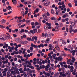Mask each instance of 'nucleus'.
Masks as SVG:
<instances>
[{
	"instance_id": "nucleus-31",
	"label": "nucleus",
	"mask_w": 77,
	"mask_h": 77,
	"mask_svg": "<svg viewBox=\"0 0 77 77\" xmlns=\"http://www.w3.org/2000/svg\"><path fill=\"white\" fill-rule=\"evenodd\" d=\"M13 3L14 5H17V1H13Z\"/></svg>"
},
{
	"instance_id": "nucleus-24",
	"label": "nucleus",
	"mask_w": 77,
	"mask_h": 77,
	"mask_svg": "<svg viewBox=\"0 0 77 77\" xmlns=\"http://www.w3.org/2000/svg\"><path fill=\"white\" fill-rule=\"evenodd\" d=\"M55 17H51V20H55Z\"/></svg>"
},
{
	"instance_id": "nucleus-44",
	"label": "nucleus",
	"mask_w": 77,
	"mask_h": 77,
	"mask_svg": "<svg viewBox=\"0 0 77 77\" xmlns=\"http://www.w3.org/2000/svg\"><path fill=\"white\" fill-rule=\"evenodd\" d=\"M38 63L39 65H42V62L39 61L38 62Z\"/></svg>"
},
{
	"instance_id": "nucleus-5",
	"label": "nucleus",
	"mask_w": 77,
	"mask_h": 77,
	"mask_svg": "<svg viewBox=\"0 0 77 77\" xmlns=\"http://www.w3.org/2000/svg\"><path fill=\"white\" fill-rule=\"evenodd\" d=\"M66 74L68 75H69L71 74V72H70L69 70H68L67 71Z\"/></svg>"
},
{
	"instance_id": "nucleus-54",
	"label": "nucleus",
	"mask_w": 77,
	"mask_h": 77,
	"mask_svg": "<svg viewBox=\"0 0 77 77\" xmlns=\"http://www.w3.org/2000/svg\"><path fill=\"white\" fill-rule=\"evenodd\" d=\"M35 25H36V26H38V25H39V23L37 22H36L35 23Z\"/></svg>"
},
{
	"instance_id": "nucleus-49",
	"label": "nucleus",
	"mask_w": 77,
	"mask_h": 77,
	"mask_svg": "<svg viewBox=\"0 0 77 77\" xmlns=\"http://www.w3.org/2000/svg\"><path fill=\"white\" fill-rule=\"evenodd\" d=\"M11 64L12 65H13V66H15V63H14V62H12Z\"/></svg>"
},
{
	"instance_id": "nucleus-50",
	"label": "nucleus",
	"mask_w": 77,
	"mask_h": 77,
	"mask_svg": "<svg viewBox=\"0 0 77 77\" xmlns=\"http://www.w3.org/2000/svg\"><path fill=\"white\" fill-rule=\"evenodd\" d=\"M0 27L1 28H2V29H4V28H5L3 25H0Z\"/></svg>"
},
{
	"instance_id": "nucleus-8",
	"label": "nucleus",
	"mask_w": 77,
	"mask_h": 77,
	"mask_svg": "<svg viewBox=\"0 0 77 77\" xmlns=\"http://www.w3.org/2000/svg\"><path fill=\"white\" fill-rule=\"evenodd\" d=\"M74 67H72L70 69V72H72L74 71Z\"/></svg>"
},
{
	"instance_id": "nucleus-11",
	"label": "nucleus",
	"mask_w": 77,
	"mask_h": 77,
	"mask_svg": "<svg viewBox=\"0 0 77 77\" xmlns=\"http://www.w3.org/2000/svg\"><path fill=\"white\" fill-rule=\"evenodd\" d=\"M33 31L34 32V33H36L38 31V30L36 29H33Z\"/></svg>"
},
{
	"instance_id": "nucleus-53",
	"label": "nucleus",
	"mask_w": 77,
	"mask_h": 77,
	"mask_svg": "<svg viewBox=\"0 0 77 77\" xmlns=\"http://www.w3.org/2000/svg\"><path fill=\"white\" fill-rule=\"evenodd\" d=\"M67 11L68 12H69L70 11V9L69 8H67Z\"/></svg>"
},
{
	"instance_id": "nucleus-63",
	"label": "nucleus",
	"mask_w": 77,
	"mask_h": 77,
	"mask_svg": "<svg viewBox=\"0 0 77 77\" xmlns=\"http://www.w3.org/2000/svg\"><path fill=\"white\" fill-rule=\"evenodd\" d=\"M47 16H50V13H49L48 12H47Z\"/></svg>"
},
{
	"instance_id": "nucleus-62",
	"label": "nucleus",
	"mask_w": 77,
	"mask_h": 77,
	"mask_svg": "<svg viewBox=\"0 0 77 77\" xmlns=\"http://www.w3.org/2000/svg\"><path fill=\"white\" fill-rule=\"evenodd\" d=\"M30 32L32 33H33V32H34L33 30H30Z\"/></svg>"
},
{
	"instance_id": "nucleus-40",
	"label": "nucleus",
	"mask_w": 77,
	"mask_h": 77,
	"mask_svg": "<svg viewBox=\"0 0 77 77\" xmlns=\"http://www.w3.org/2000/svg\"><path fill=\"white\" fill-rule=\"evenodd\" d=\"M28 62H29V61L27 60L25 63H24L25 65H27V64L28 63Z\"/></svg>"
},
{
	"instance_id": "nucleus-60",
	"label": "nucleus",
	"mask_w": 77,
	"mask_h": 77,
	"mask_svg": "<svg viewBox=\"0 0 77 77\" xmlns=\"http://www.w3.org/2000/svg\"><path fill=\"white\" fill-rule=\"evenodd\" d=\"M38 46L37 45H35L34 48H38Z\"/></svg>"
},
{
	"instance_id": "nucleus-58",
	"label": "nucleus",
	"mask_w": 77,
	"mask_h": 77,
	"mask_svg": "<svg viewBox=\"0 0 77 77\" xmlns=\"http://www.w3.org/2000/svg\"><path fill=\"white\" fill-rule=\"evenodd\" d=\"M30 71V69L29 68H28L27 69H26V71L27 72H29Z\"/></svg>"
},
{
	"instance_id": "nucleus-15",
	"label": "nucleus",
	"mask_w": 77,
	"mask_h": 77,
	"mask_svg": "<svg viewBox=\"0 0 77 77\" xmlns=\"http://www.w3.org/2000/svg\"><path fill=\"white\" fill-rule=\"evenodd\" d=\"M48 65H51V63H50V60H48Z\"/></svg>"
},
{
	"instance_id": "nucleus-9",
	"label": "nucleus",
	"mask_w": 77,
	"mask_h": 77,
	"mask_svg": "<svg viewBox=\"0 0 77 77\" xmlns=\"http://www.w3.org/2000/svg\"><path fill=\"white\" fill-rule=\"evenodd\" d=\"M27 50L26 49H24L22 52L23 54H24L26 53V51Z\"/></svg>"
},
{
	"instance_id": "nucleus-61",
	"label": "nucleus",
	"mask_w": 77,
	"mask_h": 77,
	"mask_svg": "<svg viewBox=\"0 0 77 77\" xmlns=\"http://www.w3.org/2000/svg\"><path fill=\"white\" fill-rule=\"evenodd\" d=\"M5 57L6 59H7V58H8V55H7L5 56Z\"/></svg>"
},
{
	"instance_id": "nucleus-64",
	"label": "nucleus",
	"mask_w": 77,
	"mask_h": 77,
	"mask_svg": "<svg viewBox=\"0 0 77 77\" xmlns=\"http://www.w3.org/2000/svg\"><path fill=\"white\" fill-rule=\"evenodd\" d=\"M63 18H66V15L65 14H63Z\"/></svg>"
},
{
	"instance_id": "nucleus-23",
	"label": "nucleus",
	"mask_w": 77,
	"mask_h": 77,
	"mask_svg": "<svg viewBox=\"0 0 77 77\" xmlns=\"http://www.w3.org/2000/svg\"><path fill=\"white\" fill-rule=\"evenodd\" d=\"M62 77H66V73L65 74H62Z\"/></svg>"
},
{
	"instance_id": "nucleus-33",
	"label": "nucleus",
	"mask_w": 77,
	"mask_h": 77,
	"mask_svg": "<svg viewBox=\"0 0 77 77\" xmlns=\"http://www.w3.org/2000/svg\"><path fill=\"white\" fill-rule=\"evenodd\" d=\"M27 40H28V41H31V38L29 37L28 38Z\"/></svg>"
},
{
	"instance_id": "nucleus-17",
	"label": "nucleus",
	"mask_w": 77,
	"mask_h": 77,
	"mask_svg": "<svg viewBox=\"0 0 77 77\" xmlns=\"http://www.w3.org/2000/svg\"><path fill=\"white\" fill-rule=\"evenodd\" d=\"M68 6H69V8H71L72 7V4H71V3H69L68 4Z\"/></svg>"
},
{
	"instance_id": "nucleus-59",
	"label": "nucleus",
	"mask_w": 77,
	"mask_h": 77,
	"mask_svg": "<svg viewBox=\"0 0 77 77\" xmlns=\"http://www.w3.org/2000/svg\"><path fill=\"white\" fill-rule=\"evenodd\" d=\"M65 15H66V17H67V16H68V13H65Z\"/></svg>"
},
{
	"instance_id": "nucleus-2",
	"label": "nucleus",
	"mask_w": 77,
	"mask_h": 77,
	"mask_svg": "<svg viewBox=\"0 0 77 77\" xmlns=\"http://www.w3.org/2000/svg\"><path fill=\"white\" fill-rule=\"evenodd\" d=\"M50 1H46L44 3V4L45 6H47L50 5Z\"/></svg>"
},
{
	"instance_id": "nucleus-45",
	"label": "nucleus",
	"mask_w": 77,
	"mask_h": 77,
	"mask_svg": "<svg viewBox=\"0 0 77 77\" xmlns=\"http://www.w3.org/2000/svg\"><path fill=\"white\" fill-rule=\"evenodd\" d=\"M20 8H21V7H23L24 6L23 4H20Z\"/></svg>"
},
{
	"instance_id": "nucleus-12",
	"label": "nucleus",
	"mask_w": 77,
	"mask_h": 77,
	"mask_svg": "<svg viewBox=\"0 0 77 77\" xmlns=\"http://www.w3.org/2000/svg\"><path fill=\"white\" fill-rule=\"evenodd\" d=\"M59 60H60V61H62L63 60V58L61 57H58Z\"/></svg>"
},
{
	"instance_id": "nucleus-48",
	"label": "nucleus",
	"mask_w": 77,
	"mask_h": 77,
	"mask_svg": "<svg viewBox=\"0 0 77 77\" xmlns=\"http://www.w3.org/2000/svg\"><path fill=\"white\" fill-rule=\"evenodd\" d=\"M34 66H35V67H36L37 68H38V67H39V66L38 65H36Z\"/></svg>"
},
{
	"instance_id": "nucleus-37",
	"label": "nucleus",
	"mask_w": 77,
	"mask_h": 77,
	"mask_svg": "<svg viewBox=\"0 0 77 77\" xmlns=\"http://www.w3.org/2000/svg\"><path fill=\"white\" fill-rule=\"evenodd\" d=\"M19 54H21L22 53V51L21 50H19Z\"/></svg>"
},
{
	"instance_id": "nucleus-39",
	"label": "nucleus",
	"mask_w": 77,
	"mask_h": 77,
	"mask_svg": "<svg viewBox=\"0 0 77 77\" xmlns=\"http://www.w3.org/2000/svg\"><path fill=\"white\" fill-rule=\"evenodd\" d=\"M30 49L31 51H32V50H33V48L32 47H30Z\"/></svg>"
},
{
	"instance_id": "nucleus-57",
	"label": "nucleus",
	"mask_w": 77,
	"mask_h": 77,
	"mask_svg": "<svg viewBox=\"0 0 77 77\" xmlns=\"http://www.w3.org/2000/svg\"><path fill=\"white\" fill-rule=\"evenodd\" d=\"M31 25L32 26H33V25H35V23H34V22H32Z\"/></svg>"
},
{
	"instance_id": "nucleus-1",
	"label": "nucleus",
	"mask_w": 77,
	"mask_h": 77,
	"mask_svg": "<svg viewBox=\"0 0 77 77\" xmlns=\"http://www.w3.org/2000/svg\"><path fill=\"white\" fill-rule=\"evenodd\" d=\"M48 35H49V38H48L45 41V44H48V42H50V38L51 39V34L50 33H48Z\"/></svg>"
},
{
	"instance_id": "nucleus-52",
	"label": "nucleus",
	"mask_w": 77,
	"mask_h": 77,
	"mask_svg": "<svg viewBox=\"0 0 77 77\" xmlns=\"http://www.w3.org/2000/svg\"><path fill=\"white\" fill-rule=\"evenodd\" d=\"M64 2L62 1L61 2V5H64Z\"/></svg>"
},
{
	"instance_id": "nucleus-13",
	"label": "nucleus",
	"mask_w": 77,
	"mask_h": 77,
	"mask_svg": "<svg viewBox=\"0 0 77 77\" xmlns=\"http://www.w3.org/2000/svg\"><path fill=\"white\" fill-rule=\"evenodd\" d=\"M72 60V59H69L67 62V64H69V62H71Z\"/></svg>"
},
{
	"instance_id": "nucleus-38",
	"label": "nucleus",
	"mask_w": 77,
	"mask_h": 77,
	"mask_svg": "<svg viewBox=\"0 0 77 77\" xmlns=\"http://www.w3.org/2000/svg\"><path fill=\"white\" fill-rule=\"evenodd\" d=\"M31 46H32V47H35V45H34L33 44V43H31Z\"/></svg>"
},
{
	"instance_id": "nucleus-36",
	"label": "nucleus",
	"mask_w": 77,
	"mask_h": 77,
	"mask_svg": "<svg viewBox=\"0 0 77 77\" xmlns=\"http://www.w3.org/2000/svg\"><path fill=\"white\" fill-rule=\"evenodd\" d=\"M26 66L27 68H31V66H30L29 64H27L26 65Z\"/></svg>"
},
{
	"instance_id": "nucleus-21",
	"label": "nucleus",
	"mask_w": 77,
	"mask_h": 77,
	"mask_svg": "<svg viewBox=\"0 0 77 77\" xmlns=\"http://www.w3.org/2000/svg\"><path fill=\"white\" fill-rule=\"evenodd\" d=\"M72 67H73V66H70L69 65L67 66V68H69V69H71Z\"/></svg>"
},
{
	"instance_id": "nucleus-46",
	"label": "nucleus",
	"mask_w": 77,
	"mask_h": 77,
	"mask_svg": "<svg viewBox=\"0 0 77 77\" xmlns=\"http://www.w3.org/2000/svg\"><path fill=\"white\" fill-rule=\"evenodd\" d=\"M72 74L74 75H75V71H74L73 72H72Z\"/></svg>"
},
{
	"instance_id": "nucleus-20",
	"label": "nucleus",
	"mask_w": 77,
	"mask_h": 77,
	"mask_svg": "<svg viewBox=\"0 0 77 77\" xmlns=\"http://www.w3.org/2000/svg\"><path fill=\"white\" fill-rule=\"evenodd\" d=\"M62 43L63 44L65 45V44H66V43L65 42V41L64 40H63L62 41Z\"/></svg>"
},
{
	"instance_id": "nucleus-43",
	"label": "nucleus",
	"mask_w": 77,
	"mask_h": 77,
	"mask_svg": "<svg viewBox=\"0 0 77 77\" xmlns=\"http://www.w3.org/2000/svg\"><path fill=\"white\" fill-rule=\"evenodd\" d=\"M45 20L46 21H48V18L47 17H45Z\"/></svg>"
},
{
	"instance_id": "nucleus-6",
	"label": "nucleus",
	"mask_w": 77,
	"mask_h": 77,
	"mask_svg": "<svg viewBox=\"0 0 77 77\" xmlns=\"http://www.w3.org/2000/svg\"><path fill=\"white\" fill-rule=\"evenodd\" d=\"M15 40L16 42H17V43H19L20 42V38H16Z\"/></svg>"
},
{
	"instance_id": "nucleus-32",
	"label": "nucleus",
	"mask_w": 77,
	"mask_h": 77,
	"mask_svg": "<svg viewBox=\"0 0 77 77\" xmlns=\"http://www.w3.org/2000/svg\"><path fill=\"white\" fill-rule=\"evenodd\" d=\"M64 67L65 68H68V65H67L65 64L64 65Z\"/></svg>"
},
{
	"instance_id": "nucleus-27",
	"label": "nucleus",
	"mask_w": 77,
	"mask_h": 77,
	"mask_svg": "<svg viewBox=\"0 0 77 77\" xmlns=\"http://www.w3.org/2000/svg\"><path fill=\"white\" fill-rule=\"evenodd\" d=\"M59 13V11H56V13H55V14L56 15H58Z\"/></svg>"
},
{
	"instance_id": "nucleus-10",
	"label": "nucleus",
	"mask_w": 77,
	"mask_h": 77,
	"mask_svg": "<svg viewBox=\"0 0 77 77\" xmlns=\"http://www.w3.org/2000/svg\"><path fill=\"white\" fill-rule=\"evenodd\" d=\"M46 24L48 25V26H51V24L50 23H48V22H46Z\"/></svg>"
},
{
	"instance_id": "nucleus-19",
	"label": "nucleus",
	"mask_w": 77,
	"mask_h": 77,
	"mask_svg": "<svg viewBox=\"0 0 77 77\" xmlns=\"http://www.w3.org/2000/svg\"><path fill=\"white\" fill-rule=\"evenodd\" d=\"M20 33H22L23 32H24V29H21V31H20Z\"/></svg>"
},
{
	"instance_id": "nucleus-34",
	"label": "nucleus",
	"mask_w": 77,
	"mask_h": 77,
	"mask_svg": "<svg viewBox=\"0 0 77 77\" xmlns=\"http://www.w3.org/2000/svg\"><path fill=\"white\" fill-rule=\"evenodd\" d=\"M7 11V9H3V11L4 12H6Z\"/></svg>"
},
{
	"instance_id": "nucleus-28",
	"label": "nucleus",
	"mask_w": 77,
	"mask_h": 77,
	"mask_svg": "<svg viewBox=\"0 0 77 77\" xmlns=\"http://www.w3.org/2000/svg\"><path fill=\"white\" fill-rule=\"evenodd\" d=\"M51 13L52 14H54V11L53 10H51Z\"/></svg>"
},
{
	"instance_id": "nucleus-30",
	"label": "nucleus",
	"mask_w": 77,
	"mask_h": 77,
	"mask_svg": "<svg viewBox=\"0 0 77 77\" xmlns=\"http://www.w3.org/2000/svg\"><path fill=\"white\" fill-rule=\"evenodd\" d=\"M6 66L8 69H10L11 68V66L10 65H7Z\"/></svg>"
},
{
	"instance_id": "nucleus-16",
	"label": "nucleus",
	"mask_w": 77,
	"mask_h": 77,
	"mask_svg": "<svg viewBox=\"0 0 77 77\" xmlns=\"http://www.w3.org/2000/svg\"><path fill=\"white\" fill-rule=\"evenodd\" d=\"M14 72L15 73H17V74H20V72L19 71L17 72V70H14Z\"/></svg>"
},
{
	"instance_id": "nucleus-29",
	"label": "nucleus",
	"mask_w": 77,
	"mask_h": 77,
	"mask_svg": "<svg viewBox=\"0 0 77 77\" xmlns=\"http://www.w3.org/2000/svg\"><path fill=\"white\" fill-rule=\"evenodd\" d=\"M28 11L26 10L25 12V13H24L25 14V15H27V13H28Z\"/></svg>"
},
{
	"instance_id": "nucleus-22",
	"label": "nucleus",
	"mask_w": 77,
	"mask_h": 77,
	"mask_svg": "<svg viewBox=\"0 0 77 77\" xmlns=\"http://www.w3.org/2000/svg\"><path fill=\"white\" fill-rule=\"evenodd\" d=\"M33 38H34V39H35V41H36V40H37V37L35 36H33Z\"/></svg>"
},
{
	"instance_id": "nucleus-42",
	"label": "nucleus",
	"mask_w": 77,
	"mask_h": 77,
	"mask_svg": "<svg viewBox=\"0 0 77 77\" xmlns=\"http://www.w3.org/2000/svg\"><path fill=\"white\" fill-rule=\"evenodd\" d=\"M61 19H62V17H59V18L57 20L58 21H60Z\"/></svg>"
},
{
	"instance_id": "nucleus-7",
	"label": "nucleus",
	"mask_w": 77,
	"mask_h": 77,
	"mask_svg": "<svg viewBox=\"0 0 77 77\" xmlns=\"http://www.w3.org/2000/svg\"><path fill=\"white\" fill-rule=\"evenodd\" d=\"M6 8L8 10H11V9H12V7L10 6H8V7H7Z\"/></svg>"
},
{
	"instance_id": "nucleus-55",
	"label": "nucleus",
	"mask_w": 77,
	"mask_h": 77,
	"mask_svg": "<svg viewBox=\"0 0 77 77\" xmlns=\"http://www.w3.org/2000/svg\"><path fill=\"white\" fill-rule=\"evenodd\" d=\"M5 46L6 47V48H8V44H6V43H5Z\"/></svg>"
},
{
	"instance_id": "nucleus-25",
	"label": "nucleus",
	"mask_w": 77,
	"mask_h": 77,
	"mask_svg": "<svg viewBox=\"0 0 77 77\" xmlns=\"http://www.w3.org/2000/svg\"><path fill=\"white\" fill-rule=\"evenodd\" d=\"M44 29H45V30H47V29H48V26H45Z\"/></svg>"
},
{
	"instance_id": "nucleus-3",
	"label": "nucleus",
	"mask_w": 77,
	"mask_h": 77,
	"mask_svg": "<svg viewBox=\"0 0 77 77\" xmlns=\"http://www.w3.org/2000/svg\"><path fill=\"white\" fill-rule=\"evenodd\" d=\"M1 24H5L6 22V20L5 19H3L1 21Z\"/></svg>"
},
{
	"instance_id": "nucleus-51",
	"label": "nucleus",
	"mask_w": 77,
	"mask_h": 77,
	"mask_svg": "<svg viewBox=\"0 0 77 77\" xmlns=\"http://www.w3.org/2000/svg\"><path fill=\"white\" fill-rule=\"evenodd\" d=\"M31 41H34V38L33 37H32V39H31Z\"/></svg>"
},
{
	"instance_id": "nucleus-56",
	"label": "nucleus",
	"mask_w": 77,
	"mask_h": 77,
	"mask_svg": "<svg viewBox=\"0 0 77 77\" xmlns=\"http://www.w3.org/2000/svg\"><path fill=\"white\" fill-rule=\"evenodd\" d=\"M31 52L30 50L29 49H28L27 50V52L28 53H30Z\"/></svg>"
},
{
	"instance_id": "nucleus-41",
	"label": "nucleus",
	"mask_w": 77,
	"mask_h": 77,
	"mask_svg": "<svg viewBox=\"0 0 77 77\" xmlns=\"http://www.w3.org/2000/svg\"><path fill=\"white\" fill-rule=\"evenodd\" d=\"M46 75H47L48 77H49L50 75V74L48 73H47Z\"/></svg>"
},
{
	"instance_id": "nucleus-47",
	"label": "nucleus",
	"mask_w": 77,
	"mask_h": 77,
	"mask_svg": "<svg viewBox=\"0 0 77 77\" xmlns=\"http://www.w3.org/2000/svg\"><path fill=\"white\" fill-rule=\"evenodd\" d=\"M24 26H26V24L22 25L21 26V27H24Z\"/></svg>"
},
{
	"instance_id": "nucleus-14",
	"label": "nucleus",
	"mask_w": 77,
	"mask_h": 77,
	"mask_svg": "<svg viewBox=\"0 0 77 77\" xmlns=\"http://www.w3.org/2000/svg\"><path fill=\"white\" fill-rule=\"evenodd\" d=\"M71 26H72L73 27H74L75 26V23L74 22H72L71 23Z\"/></svg>"
},
{
	"instance_id": "nucleus-18",
	"label": "nucleus",
	"mask_w": 77,
	"mask_h": 77,
	"mask_svg": "<svg viewBox=\"0 0 77 77\" xmlns=\"http://www.w3.org/2000/svg\"><path fill=\"white\" fill-rule=\"evenodd\" d=\"M1 39H2V40H5V39H6V37H3L1 38Z\"/></svg>"
},
{
	"instance_id": "nucleus-35",
	"label": "nucleus",
	"mask_w": 77,
	"mask_h": 77,
	"mask_svg": "<svg viewBox=\"0 0 77 77\" xmlns=\"http://www.w3.org/2000/svg\"><path fill=\"white\" fill-rule=\"evenodd\" d=\"M40 45L42 47V48H43V47H44V44H43L41 43L40 44Z\"/></svg>"
},
{
	"instance_id": "nucleus-4",
	"label": "nucleus",
	"mask_w": 77,
	"mask_h": 77,
	"mask_svg": "<svg viewBox=\"0 0 77 77\" xmlns=\"http://www.w3.org/2000/svg\"><path fill=\"white\" fill-rule=\"evenodd\" d=\"M17 66H15L14 67L13 66H12L11 67V70H14H14H16V69H17Z\"/></svg>"
},
{
	"instance_id": "nucleus-26",
	"label": "nucleus",
	"mask_w": 77,
	"mask_h": 77,
	"mask_svg": "<svg viewBox=\"0 0 77 77\" xmlns=\"http://www.w3.org/2000/svg\"><path fill=\"white\" fill-rule=\"evenodd\" d=\"M14 46H15V47L17 48H18V45H17V44L15 43L14 44Z\"/></svg>"
}]
</instances>
